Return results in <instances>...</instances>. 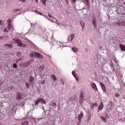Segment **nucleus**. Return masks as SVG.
<instances>
[{
	"label": "nucleus",
	"mask_w": 125,
	"mask_h": 125,
	"mask_svg": "<svg viewBox=\"0 0 125 125\" xmlns=\"http://www.w3.org/2000/svg\"><path fill=\"white\" fill-rule=\"evenodd\" d=\"M120 48L122 51H125V45H121L120 46Z\"/></svg>",
	"instance_id": "12"
},
{
	"label": "nucleus",
	"mask_w": 125,
	"mask_h": 125,
	"mask_svg": "<svg viewBox=\"0 0 125 125\" xmlns=\"http://www.w3.org/2000/svg\"><path fill=\"white\" fill-rule=\"evenodd\" d=\"M40 101H41V102H42V103H43V104H45V101H44V100H43V99L40 98Z\"/></svg>",
	"instance_id": "20"
},
{
	"label": "nucleus",
	"mask_w": 125,
	"mask_h": 125,
	"mask_svg": "<svg viewBox=\"0 0 125 125\" xmlns=\"http://www.w3.org/2000/svg\"><path fill=\"white\" fill-rule=\"evenodd\" d=\"M93 24L94 26H96V21L95 20H93Z\"/></svg>",
	"instance_id": "25"
},
{
	"label": "nucleus",
	"mask_w": 125,
	"mask_h": 125,
	"mask_svg": "<svg viewBox=\"0 0 125 125\" xmlns=\"http://www.w3.org/2000/svg\"><path fill=\"white\" fill-rule=\"evenodd\" d=\"M48 16H49V17H50V18H52V17L51 16V15H50V14H48Z\"/></svg>",
	"instance_id": "37"
},
{
	"label": "nucleus",
	"mask_w": 125,
	"mask_h": 125,
	"mask_svg": "<svg viewBox=\"0 0 125 125\" xmlns=\"http://www.w3.org/2000/svg\"><path fill=\"white\" fill-rule=\"evenodd\" d=\"M72 50L74 52H77V51H78V48H76V47H73L72 48Z\"/></svg>",
	"instance_id": "21"
},
{
	"label": "nucleus",
	"mask_w": 125,
	"mask_h": 125,
	"mask_svg": "<svg viewBox=\"0 0 125 125\" xmlns=\"http://www.w3.org/2000/svg\"><path fill=\"white\" fill-rule=\"evenodd\" d=\"M13 68H17V64H16V63H14L13 64Z\"/></svg>",
	"instance_id": "29"
},
{
	"label": "nucleus",
	"mask_w": 125,
	"mask_h": 125,
	"mask_svg": "<svg viewBox=\"0 0 125 125\" xmlns=\"http://www.w3.org/2000/svg\"><path fill=\"white\" fill-rule=\"evenodd\" d=\"M45 83V81L43 80L42 82H41V84H44Z\"/></svg>",
	"instance_id": "30"
},
{
	"label": "nucleus",
	"mask_w": 125,
	"mask_h": 125,
	"mask_svg": "<svg viewBox=\"0 0 125 125\" xmlns=\"http://www.w3.org/2000/svg\"><path fill=\"white\" fill-rule=\"evenodd\" d=\"M5 24V22L3 21H1V25H4Z\"/></svg>",
	"instance_id": "33"
},
{
	"label": "nucleus",
	"mask_w": 125,
	"mask_h": 125,
	"mask_svg": "<svg viewBox=\"0 0 125 125\" xmlns=\"http://www.w3.org/2000/svg\"><path fill=\"white\" fill-rule=\"evenodd\" d=\"M12 20L11 19H8L7 20V23H8V27H6L5 28H4V32H8V31H9V30H10V29H11V22H12Z\"/></svg>",
	"instance_id": "1"
},
{
	"label": "nucleus",
	"mask_w": 125,
	"mask_h": 125,
	"mask_svg": "<svg viewBox=\"0 0 125 125\" xmlns=\"http://www.w3.org/2000/svg\"><path fill=\"white\" fill-rule=\"evenodd\" d=\"M36 12H37V13H38V14H39L40 15H42V12H41L37 11Z\"/></svg>",
	"instance_id": "32"
},
{
	"label": "nucleus",
	"mask_w": 125,
	"mask_h": 125,
	"mask_svg": "<svg viewBox=\"0 0 125 125\" xmlns=\"http://www.w3.org/2000/svg\"><path fill=\"white\" fill-rule=\"evenodd\" d=\"M29 82H30V83H33V82H34V79H33V78H32V77H30V79L29 80Z\"/></svg>",
	"instance_id": "26"
},
{
	"label": "nucleus",
	"mask_w": 125,
	"mask_h": 125,
	"mask_svg": "<svg viewBox=\"0 0 125 125\" xmlns=\"http://www.w3.org/2000/svg\"><path fill=\"white\" fill-rule=\"evenodd\" d=\"M89 0H85V1H86V2H89Z\"/></svg>",
	"instance_id": "40"
},
{
	"label": "nucleus",
	"mask_w": 125,
	"mask_h": 125,
	"mask_svg": "<svg viewBox=\"0 0 125 125\" xmlns=\"http://www.w3.org/2000/svg\"><path fill=\"white\" fill-rule=\"evenodd\" d=\"M22 2H25L26 0H21Z\"/></svg>",
	"instance_id": "38"
},
{
	"label": "nucleus",
	"mask_w": 125,
	"mask_h": 125,
	"mask_svg": "<svg viewBox=\"0 0 125 125\" xmlns=\"http://www.w3.org/2000/svg\"><path fill=\"white\" fill-rule=\"evenodd\" d=\"M50 105L52 106V107H55V106H56V103L54 102H51L50 103Z\"/></svg>",
	"instance_id": "18"
},
{
	"label": "nucleus",
	"mask_w": 125,
	"mask_h": 125,
	"mask_svg": "<svg viewBox=\"0 0 125 125\" xmlns=\"http://www.w3.org/2000/svg\"><path fill=\"white\" fill-rule=\"evenodd\" d=\"M104 107V105H103V103L101 102L99 107V110L100 111H101L102 109H103Z\"/></svg>",
	"instance_id": "8"
},
{
	"label": "nucleus",
	"mask_w": 125,
	"mask_h": 125,
	"mask_svg": "<svg viewBox=\"0 0 125 125\" xmlns=\"http://www.w3.org/2000/svg\"><path fill=\"white\" fill-rule=\"evenodd\" d=\"M22 59H24V57H21V58L17 59L16 60V63H18L19 61H21V60H22Z\"/></svg>",
	"instance_id": "17"
},
{
	"label": "nucleus",
	"mask_w": 125,
	"mask_h": 125,
	"mask_svg": "<svg viewBox=\"0 0 125 125\" xmlns=\"http://www.w3.org/2000/svg\"><path fill=\"white\" fill-rule=\"evenodd\" d=\"M72 75L74 76L76 80H77V81H79V79H78V77H77V76H76V72H75V71H72Z\"/></svg>",
	"instance_id": "15"
},
{
	"label": "nucleus",
	"mask_w": 125,
	"mask_h": 125,
	"mask_svg": "<svg viewBox=\"0 0 125 125\" xmlns=\"http://www.w3.org/2000/svg\"><path fill=\"white\" fill-rule=\"evenodd\" d=\"M74 38H75V35H74V34H71L68 37V39H69V40H70V41H73V40H74Z\"/></svg>",
	"instance_id": "9"
},
{
	"label": "nucleus",
	"mask_w": 125,
	"mask_h": 125,
	"mask_svg": "<svg viewBox=\"0 0 125 125\" xmlns=\"http://www.w3.org/2000/svg\"><path fill=\"white\" fill-rule=\"evenodd\" d=\"M80 24H81V26L82 27V29H83L84 28V22L83 21H80Z\"/></svg>",
	"instance_id": "16"
},
{
	"label": "nucleus",
	"mask_w": 125,
	"mask_h": 125,
	"mask_svg": "<svg viewBox=\"0 0 125 125\" xmlns=\"http://www.w3.org/2000/svg\"><path fill=\"white\" fill-rule=\"evenodd\" d=\"M100 118L102 120H103V121H104V122H105V121H106V119H105V117H104V116H101Z\"/></svg>",
	"instance_id": "23"
},
{
	"label": "nucleus",
	"mask_w": 125,
	"mask_h": 125,
	"mask_svg": "<svg viewBox=\"0 0 125 125\" xmlns=\"http://www.w3.org/2000/svg\"><path fill=\"white\" fill-rule=\"evenodd\" d=\"M36 1V2H37V3H38L39 2V0H35Z\"/></svg>",
	"instance_id": "39"
},
{
	"label": "nucleus",
	"mask_w": 125,
	"mask_h": 125,
	"mask_svg": "<svg viewBox=\"0 0 125 125\" xmlns=\"http://www.w3.org/2000/svg\"><path fill=\"white\" fill-rule=\"evenodd\" d=\"M25 86H26V87H29V83H25Z\"/></svg>",
	"instance_id": "34"
},
{
	"label": "nucleus",
	"mask_w": 125,
	"mask_h": 125,
	"mask_svg": "<svg viewBox=\"0 0 125 125\" xmlns=\"http://www.w3.org/2000/svg\"><path fill=\"white\" fill-rule=\"evenodd\" d=\"M2 39V37L0 36V40H1Z\"/></svg>",
	"instance_id": "42"
},
{
	"label": "nucleus",
	"mask_w": 125,
	"mask_h": 125,
	"mask_svg": "<svg viewBox=\"0 0 125 125\" xmlns=\"http://www.w3.org/2000/svg\"><path fill=\"white\" fill-rule=\"evenodd\" d=\"M70 1H71V2H72V3H73V4H75V3L77 2V0H70Z\"/></svg>",
	"instance_id": "22"
},
{
	"label": "nucleus",
	"mask_w": 125,
	"mask_h": 125,
	"mask_svg": "<svg viewBox=\"0 0 125 125\" xmlns=\"http://www.w3.org/2000/svg\"><path fill=\"white\" fill-rule=\"evenodd\" d=\"M40 100L39 99L37 101H35V105H38L40 103Z\"/></svg>",
	"instance_id": "19"
},
{
	"label": "nucleus",
	"mask_w": 125,
	"mask_h": 125,
	"mask_svg": "<svg viewBox=\"0 0 125 125\" xmlns=\"http://www.w3.org/2000/svg\"><path fill=\"white\" fill-rule=\"evenodd\" d=\"M28 122L25 121L24 122H23V123L21 124V125H28Z\"/></svg>",
	"instance_id": "27"
},
{
	"label": "nucleus",
	"mask_w": 125,
	"mask_h": 125,
	"mask_svg": "<svg viewBox=\"0 0 125 125\" xmlns=\"http://www.w3.org/2000/svg\"><path fill=\"white\" fill-rule=\"evenodd\" d=\"M1 21H0V25H1Z\"/></svg>",
	"instance_id": "41"
},
{
	"label": "nucleus",
	"mask_w": 125,
	"mask_h": 125,
	"mask_svg": "<svg viewBox=\"0 0 125 125\" xmlns=\"http://www.w3.org/2000/svg\"><path fill=\"white\" fill-rule=\"evenodd\" d=\"M100 85L102 87V90H103L104 92H106V86L103 84V83H100Z\"/></svg>",
	"instance_id": "5"
},
{
	"label": "nucleus",
	"mask_w": 125,
	"mask_h": 125,
	"mask_svg": "<svg viewBox=\"0 0 125 125\" xmlns=\"http://www.w3.org/2000/svg\"><path fill=\"white\" fill-rule=\"evenodd\" d=\"M93 105L96 106H98V104H97V103H95L93 104Z\"/></svg>",
	"instance_id": "35"
},
{
	"label": "nucleus",
	"mask_w": 125,
	"mask_h": 125,
	"mask_svg": "<svg viewBox=\"0 0 125 125\" xmlns=\"http://www.w3.org/2000/svg\"><path fill=\"white\" fill-rule=\"evenodd\" d=\"M51 77H52V80H53V81H57V79L56 78V76H55V75L52 74Z\"/></svg>",
	"instance_id": "11"
},
{
	"label": "nucleus",
	"mask_w": 125,
	"mask_h": 125,
	"mask_svg": "<svg viewBox=\"0 0 125 125\" xmlns=\"http://www.w3.org/2000/svg\"><path fill=\"white\" fill-rule=\"evenodd\" d=\"M17 56H19V57H20L21 55V53H20V52H17Z\"/></svg>",
	"instance_id": "31"
},
{
	"label": "nucleus",
	"mask_w": 125,
	"mask_h": 125,
	"mask_svg": "<svg viewBox=\"0 0 125 125\" xmlns=\"http://www.w3.org/2000/svg\"><path fill=\"white\" fill-rule=\"evenodd\" d=\"M115 97H119L120 96V94L119 93H116L115 95Z\"/></svg>",
	"instance_id": "28"
},
{
	"label": "nucleus",
	"mask_w": 125,
	"mask_h": 125,
	"mask_svg": "<svg viewBox=\"0 0 125 125\" xmlns=\"http://www.w3.org/2000/svg\"><path fill=\"white\" fill-rule=\"evenodd\" d=\"M31 64V62H30V61H28L27 62H25L21 64L22 67H28L29 65Z\"/></svg>",
	"instance_id": "7"
},
{
	"label": "nucleus",
	"mask_w": 125,
	"mask_h": 125,
	"mask_svg": "<svg viewBox=\"0 0 125 125\" xmlns=\"http://www.w3.org/2000/svg\"><path fill=\"white\" fill-rule=\"evenodd\" d=\"M17 98L18 99H21L22 98V94L19 93L17 96Z\"/></svg>",
	"instance_id": "13"
},
{
	"label": "nucleus",
	"mask_w": 125,
	"mask_h": 125,
	"mask_svg": "<svg viewBox=\"0 0 125 125\" xmlns=\"http://www.w3.org/2000/svg\"><path fill=\"white\" fill-rule=\"evenodd\" d=\"M91 86L92 87V88L95 89V90H96V91H98V89L97 88L96 84H95V83H91Z\"/></svg>",
	"instance_id": "6"
},
{
	"label": "nucleus",
	"mask_w": 125,
	"mask_h": 125,
	"mask_svg": "<svg viewBox=\"0 0 125 125\" xmlns=\"http://www.w3.org/2000/svg\"><path fill=\"white\" fill-rule=\"evenodd\" d=\"M16 42L17 43L18 46L21 47H26V46H27L26 44H22V41H21L20 39H17L16 40Z\"/></svg>",
	"instance_id": "3"
},
{
	"label": "nucleus",
	"mask_w": 125,
	"mask_h": 125,
	"mask_svg": "<svg viewBox=\"0 0 125 125\" xmlns=\"http://www.w3.org/2000/svg\"><path fill=\"white\" fill-rule=\"evenodd\" d=\"M30 55L31 56H32V57H34V56H35L36 57H38V58H40L41 59H42V55L36 52H32V53Z\"/></svg>",
	"instance_id": "2"
},
{
	"label": "nucleus",
	"mask_w": 125,
	"mask_h": 125,
	"mask_svg": "<svg viewBox=\"0 0 125 125\" xmlns=\"http://www.w3.org/2000/svg\"><path fill=\"white\" fill-rule=\"evenodd\" d=\"M5 47H9L11 48V47H12V44H5Z\"/></svg>",
	"instance_id": "14"
},
{
	"label": "nucleus",
	"mask_w": 125,
	"mask_h": 125,
	"mask_svg": "<svg viewBox=\"0 0 125 125\" xmlns=\"http://www.w3.org/2000/svg\"><path fill=\"white\" fill-rule=\"evenodd\" d=\"M42 1L44 5H46V0H42Z\"/></svg>",
	"instance_id": "24"
},
{
	"label": "nucleus",
	"mask_w": 125,
	"mask_h": 125,
	"mask_svg": "<svg viewBox=\"0 0 125 125\" xmlns=\"http://www.w3.org/2000/svg\"><path fill=\"white\" fill-rule=\"evenodd\" d=\"M61 82H62V85H64V81L63 80V79H61Z\"/></svg>",
	"instance_id": "36"
},
{
	"label": "nucleus",
	"mask_w": 125,
	"mask_h": 125,
	"mask_svg": "<svg viewBox=\"0 0 125 125\" xmlns=\"http://www.w3.org/2000/svg\"><path fill=\"white\" fill-rule=\"evenodd\" d=\"M83 117V113H81L80 115H79L78 116V120L79 121H81L82 120V118Z\"/></svg>",
	"instance_id": "10"
},
{
	"label": "nucleus",
	"mask_w": 125,
	"mask_h": 125,
	"mask_svg": "<svg viewBox=\"0 0 125 125\" xmlns=\"http://www.w3.org/2000/svg\"><path fill=\"white\" fill-rule=\"evenodd\" d=\"M83 99H84V93L82 92L80 94V98L79 100V103L80 104H82L83 102Z\"/></svg>",
	"instance_id": "4"
}]
</instances>
